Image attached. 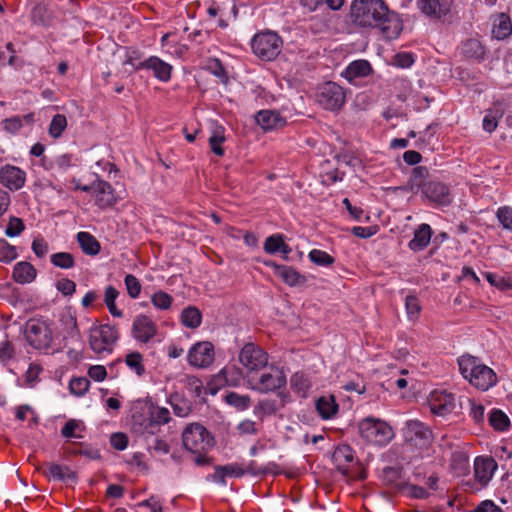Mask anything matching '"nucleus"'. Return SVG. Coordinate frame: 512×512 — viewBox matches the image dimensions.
<instances>
[{
    "mask_svg": "<svg viewBox=\"0 0 512 512\" xmlns=\"http://www.w3.org/2000/svg\"><path fill=\"white\" fill-rule=\"evenodd\" d=\"M351 18L361 27H379L387 39L397 38L403 29L398 14L390 11L383 0H354Z\"/></svg>",
    "mask_w": 512,
    "mask_h": 512,
    "instance_id": "obj_1",
    "label": "nucleus"
},
{
    "mask_svg": "<svg viewBox=\"0 0 512 512\" xmlns=\"http://www.w3.org/2000/svg\"><path fill=\"white\" fill-rule=\"evenodd\" d=\"M183 446L194 455L193 461L197 465H206L209 459L207 451L213 447L214 438L208 430L199 423H191L182 432Z\"/></svg>",
    "mask_w": 512,
    "mask_h": 512,
    "instance_id": "obj_2",
    "label": "nucleus"
},
{
    "mask_svg": "<svg viewBox=\"0 0 512 512\" xmlns=\"http://www.w3.org/2000/svg\"><path fill=\"white\" fill-rule=\"evenodd\" d=\"M263 369L264 371H262L260 375L256 373L247 376V381L251 389L261 393H268L286 385V376L283 370L275 366H266V368Z\"/></svg>",
    "mask_w": 512,
    "mask_h": 512,
    "instance_id": "obj_3",
    "label": "nucleus"
},
{
    "mask_svg": "<svg viewBox=\"0 0 512 512\" xmlns=\"http://www.w3.org/2000/svg\"><path fill=\"white\" fill-rule=\"evenodd\" d=\"M281 37L273 31L257 33L251 40L253 53L264 61L274 60L282 49Z\"/></svg>",
    "mask_w": 512,
    "mask_h": 512,
    "instance_id": "obj_4",
    "label": "nucleus"
},
{
    "mask_svg": "<svg viewBox=\"0 0 512 512\" xmlns=\"http://www.w3.org/2000/svg\"><path fill=\"white\" fill-rule=\"evenodd\" d=\"M332 460L343 476L350 477L352 480H355L357 477L364 480L367 477L365 469L354 461V451L347 444H342L335 448Z\"/></svg>",
    "mask_w": 512,
    "mask_h": 512,
    "instance_id": "obj_5",
    "label": "nucleus"
},
{
    "mask_svg": "<svg viewBox=\"0 0 512 512\" xmlns=\"http://www.w3.org/2000/svg\"><path fill=\"white\" fill-rule=\"evenodd\" d=\"M359 433L367 442L384 445L392 437L391 428L384 422L374 418H366L359 424Z\"/></svg>",
    "mask_w": 512,
    "mask_h": 512,
    "instance_id": "obj_6",
    "label": "nucleus"
},
{
    "mask_svg": "<svg viewBox=\"0 0 512 512\" xmlns=\"http://www.w3.org/2000/svg\"><path fill=\"white\" fill-rule=\"evenodd\" d=\"M345 92L335 82H326L320 85L316 92L317 103L325 110L337 111L345 103Z\"/></svg>",
    "mask_w": 512,
    "mask_h": 512,
    "instance_id": "obj_7",
    "label": "nucleus"
},
{
    "mask_svg": "<svg viewBox=\"0 0 512 512\" xmlns=\"http://www.w3.org/2000/svg\"><path fill=\"white\" fill-rule=\"evenodd\" d=\"M239 362L246 368V377L256 374L268 364L267 353L253 343H247L239 353Z\"/></svg>",
    "mask_w": 512,
    "mask_h": 512,
    "instance_id": "obj_8",
    "label": "nucleus"
},
{
    "mask_svg": "<svg viewBox=\"0 0 512 512\" xmlns=\"http://www.w3.org/2000/svg\"><path fill=\"white\" fill-rule=\"evenodd\" d=\"M118 339V331L110 325L94 326L89 332V344L95 353L110 352Z\"/></svg>",
    "mask_w": 512,
    "mask_h": 512,
    "instance_id": "obj_9",
    "label": "nucleus"
},
{
    "mask_svg": "<svg viewBox=\"0 0 512 512\" xmlns=\"http://www.w3.org/2000/svg\"><path fill=\"white\" fill-rule=\"evenodd\" d=\"M25 336L27 341L36 349H47L52 342V333L48 326L39 321H29L26 324Z\"/></svg>",
    "mask_w": 512,
    "mask_h": 512,
    "instance_id": "obj_10",
    "label": "nucleus"
},
{
    "mask_svg": "<svg viewBox=\"0 0 512 512\" xmlns=\"http://www.w3.org/2000/svg\"><path fill=\"white\" fill-rule=\"evenodd\" d=\"M404 435L411 445L422 448L430 443L432 432L424 423L410 420L406 423Z\"/></svg>",
    "mask_w": 512,
    "mask_h": 512,
    "instance_id": "obj_11",
    "label": "nucleus"
},
{
    "mask_svg": "<svg viewBox=\"0 0 512 512\" xmlns=\"http://www.w3.org/2000/svg\"><path fill=\"white\" fill-rule=\"evenodd\" d=\"M214 361V346L211 342H198L188 353V362L197 368H206Z\"/></svg>",
    "mask_w": 512,
    "mask_h": 512,
    "instance_id": "obj_12",
    "label": "nucleus"
},
{
    "mask_svg": "<svg viewBox=\"0 0 512 512\" xmlns=\"http://www.w3.org/2000/svg\"><path fill=\"white\" fill-rule=\"evenodd\" d=\"M426 477L423 474V469L413 463H400L397 462L391 466L382 468V477L386 480H396L400 478L410 479L411 477Z\"/></svg>",
    "mask_w": 512,
    "mask_h": 512,
    "instance_id": "obj_13",
    "label": "nucleus"
},
{
    "mask_svg": "<svg viewBox=\"0 0 512 512\" xmlns=\"http://www.w3.org/2000/svg\"><path fill=\"white\" fill-rule=\"evenodd\" d=\"M132 336L141 343H148L157 333L156 324L148 316L137 315L132 324Z\"/></svg>",
    "mask_w": 512,
    "mask_h": 512,
    "instance_id": "obj_14",
    "label": "nucleus"
},
{
    "mask_svg": "<svg viewBox=\"0 0 512 512\" xmlns=\"http://www.w3.org/2000/svg\"><path fill=\"white\" fill-rule=\"evenodd\" d=\"M428 403L431 412L438 416H446L456 408L454 395L446 392H432Z\"/></svg>",
    "mask_w": 512,
    "mask_h": 512,
    "instance_id": "obj_15",
    "label": "nucleus"
},
{
    "mask_svg": "<svg viewBox=\"0 0 512 512\" xmlns=\"http://www.w3.org/2000/svg\"><path fill=\"white\" fill-rule=\"evenodd\" d=\"M390 488L404 496L417 499H425L430 495V490H437V482H430L429 489L411 482H388Z\"/></svg>",
    "mask_w": 512,
    "mask_h": 512,
    "instance_id": "obj_16",
    "label": "nucleus"
},
{
    "mask_svg": "<svg viewBox=\"0 0 512 512\" xmlns=\"http://www.w3.org/2000/svg\"><path fill=\"white\" fill-rule=\"evenodd\" d=\"M25 180V172L16 166L6 165L0 169V183L11 191L21 189Z\"/></svg>",
    "mask_w": 512,
    "mask_h": 512,
    "instance_id": "obj_17",
    "label": "nucleus"
},
{
    "mask_svg": "<svg viewBox=\"0 0 512 512\" xmlns=\"http://www.w3.org/2000/svg\"><path fill=\"white\" fill-rule=\"evenodd\" d=\"M422 193L429 201L435 204L449 205L451 203L450 190L441 182H427L423 186Z\"/></svg>",
    "mask_w": 512,
    "mask_h": 512,
    "instance_id": "obj_18",
    "label": "nucleus"
},
{
    "mask_svg": "<svg viewBox=\"0 0 512 512\" xmlns=\"http://www.w3.org/2000/svg\"><path fill=\"white\" fill-rule=\"evenodd\" d=\"M93 192L95 195V204L101 209L110 207L117 201L113 187L106 181H95L93 183Z\"/></svg>",
    "mask_w": 512,
    "mask_h": 512,
    "instance_id": "obj_19",
    "label": "nucleus"
},
{
    "mask_svg": "<svg viewBox=\"0 0 512 512\" xmlns=\"http://www.w3.org/2000/svg\"><path fill=\"white\" fill-rule=\"evenodd\" d=\"M468 381L474 387L486 391L496 384L497 376L490 367L481 364Z\"/></svg>",
    "mask_w": 512,
    "mask_h": 512,
    "instance_id": "obj_20",
    "label": "nucleus"
},
{
    "mask_svg": "<svg viewBox=\"0 0 512 512\" xmlns=\"http://www.w3.org/2000/svg\"><path fill=\"white\" fill-rule=\"evenodd\" d=\"M137 68L152 70L154 76L163 82L171 78L172 66L156 56H151L147 60L139 62Z\"/></svg>",
    "mask_w": 512,
    "mask_h": 512,
    "instance_id": "obj_21",
    "label": "nucleus"
},
{
    "mask_svg": "<svg viewBox=\"0 0 512 512\" xmlns=\"http://www.w3.org/2000/svg\"><path fill=\"white\" fill-rule=\"evenodd\" d=\"M265 265L273 267L275 274L289 286H299L305 283V276L297 272L293 267L286 265H278L273 261H265Z\"/></svg>",
    "mask_w": 512,
    "mask_h": 512,
    "instance_id": "obj_22",
    "label": "nucleus"
},
{
    "mask_svg": "<svg viewBox=\"0 0 512 512\" xmlns=\"http://www.w3.org/2000/svg\"><path fill=\"white\" fill-rule=\"evenodd\" d=\"M257 124L265 131L279 129L285 126L286 120L279 112L273 110H261L255 116Z\"/></svg>",
    "mask_w": 512,
    "mask_h": 512,
    "instance_id": "obj_23",
    "label": "nucleus"
},
{
    "mask_svg": "<svg viewBox=\"0 0 512 512\" xmlns=\"http://www.w3.org/2000/svg\"><path fill=\"white\" fill-rule=\"evenodd\" d=\"M497 463L490 456H479L474 461L475 480H491L497 470Z\"/></svg>",
    "mask_w": 512,
    "mask_h": 512,
    "instance_id": "obj_24",
    "label": "nucleus"
},
{
    "mask_svg": "<svg viewBox=\"0 0 512 512\" xmlns=\"http://www.w3.org/2000/svg\"><path fill=\"white\" fill-rule=\"evenodd\" d=\"M460 50L465 58L476 62H481L485 58V48L478 39H467L462 43Z\"/></svg>",
    "mask_w": 512,
    "mask_h": 512,
    "instance_id": "obj_25",
    "label": "nucleus"
},
{
    "mask_svg": "<svg viewBox=\"0 0 512 512\" xmlns=\"http://www.w3.org/2000/svg\"><path fill=\"white\" fill-rule=\"evenodd\" d=\"M418 6L425 15L434 18H441L450 10L447 3H441L439 0H418Z\"/></svg>",
    "mask_w": 512,
    "mask_h": 512,
    "instance_id": "obj_26",
    "label": "nucleus"
},
{
    "mask_svg": "<svg viewBox=\"0 0 512 512\" xmlns=\"http://www.w3.org/2000/svg\"><path fill=\"white\" fill-rule=\"evenodd\" d=\"M372 71V67L367 60H356L351 62L342 75L349 81L358 77L368 76Z\"/></svg>",
    "mask_w": 512,
    "mask_h": 512,
    "instance_id": "obj_27",
    "label": "nucleus"
},
{
    "mask_svg": "<svg viewBox=\"0 0 512 512\" xmlns=\"http://www.w3.org/2000/svg\"><path fill=\"white\" fill-rule=\"evenodd\" d=\"M263 249L268 254H275L281 252L284 258L292 251L291 248L284 242L282 234H273L266 238Z\"/></svg>",
    "mask_w": 512,
    "mask_h": 512,
    "instance_id": "obj_28",
    "label": "nucleus"
},
{
    "mask_svg": "<svg viewBox=\"0 0 512 512\" xmlns=\"http://www.w3.org/2000/svg\"><path fill=\"white\" fill-rule=\"evenodd\" d=\"M431 236V227L425 223L421 224L415 231L413 239L409 242V248L414 251L423 250L430 243Z\"/></svg>",
    "mask_w": 512,
    "mask_h": 512,
    "instance_id": "obj_29",
    "label": "nucleus"
},
{
    "mask_svg": "<svg viewBox=\"0 0 512 512\" xmlns=\"http://www.w3.org/2000/svg\"><path fill=\"white\" fill-rule=\"evenodd\" d=\"M13 279L17 283L26 284L32 282L36 277V269L29 262H18L13 269Z\"/></svg>",
    "mask_w": 512,
    "mask_h": 512,
    "instance_id": "obj_30",
    "label": "nucleus"
},
{
    "mask_svg": "<svg viewBox=\"0 0 512 512\" xmlns=\"http://www.w3.org/2000/svg\"><path fill=\"white\" fill-rule=\"evenodd\" d=\"M76 237L83 253L89 256H95L99 254L101 245L92 234L88 232H79Z\"/></svg>",
    "mask_w": 512,
    "mask_h": 512,
    "instance_id": "obj_31",
    "label": "nucleus"
},
{
    "mask_svg": "<svg viewBox=\"0 0 512 512\" xmlns=\"http://www.w3.org/2000/svg\"><path fill=\"white\" fill-rule=\"evenodd\" d=\"M245 469L238 464L216 466L212 475L213 480H224L225 478H240L245 475Z\"/></svg>",
    "mask_w": 512,
    "mask_h": 512,
    "instance_id": "obj_32",
    "label": "nucleus"
},
{
    "mask_svg": "<svg viewBox=\"0 0 512 512\" xmlns=\"http://www.w3.org/2000/svg\"><path fill=\"white\" fill-rule=\"evenodd\" d=\"M316 409L323 419H329L338 411L334 396H322L316 401Z\"/></svg>",
    "mask_w": 512,
    "mask_h": 512,
    "instance_id": "obj_33",
    "label": "nucleus"
},
{
    "mask_svg": "<svg viewBox=\"0 0 512 512\" xmlns=\"http://www.w3.org/2000/svg\"><path fill=\"white\" fill-rule=\"evenodd\" d=\"M493 35L497 39H505L512 33V24L509 16L505 13H500L494 21L492 30Z\"/></svg>",
    "mask_w": 512,
    "mask_h": 512,
    "instance_id": "obj_34",
    "label": "nucleus"
},
{
    "mask_svg": "<svg viewBox=\"0 0 512 512\" xmlns=\"http://www.w3.org/2000/svg\"><path fill=\"white\" fill-rule=\"evenodd\" d=\"M458 365H459V370H460V373L462 374V376L465 379L469 380L470 377L478 369V366L481 365V363H479L478 358H476L472 355L466 354V355H462L458 359Z\"/></svg>",
    "mask_w": 512,
    "mask_h": 512,
    "instance_id": "obj_35",
    "label": "nucleus"
},
{
    "mask_svg": "<svg viewBox=\"0 0 512 512\" xmlns=\"http://www.w3.org/2000/svg\"><path fill=\"white\" fill-rule=\"evenodd\" d=\"M504 115V109L501 105L495 104L493 108L487 111L483 119V129L489 133L493 132L498 126V120Z\"/></svg>",
    "mask_w": 512,
    "mask_h": 512,
    "instance_id": "obj_36",
    "label": "nucleus"
},
{
    "mask_svg": "<svg viewBox=\"0 0 512 512\" xmlns=\"http://www.w3.org/2000/svg\"><path fill=\"white\" fill-rule=\"evenodd\" d=\"M201 321V312L194 306L185 308L181 313V323L187 328L195 329L200 326Z\"/></svg>",
    "mask_w": 512,
    "mask_h": 512,
    "instance_id": "obj_37",
    "label": "nucleus"
},
{
    "mask_svg": "<svg viewBox=\"0 0 512 512\" xmlns=\"http://www.w3.org/2000/svg\"><path fill=\"white\" fill-rule=\"evenodd\" d=\"M52 18L48 5L39 3L31 11L32 22L36 25L47 26Z\"/></svg>",
    "mask_w": 512,
    "mask_h": 512,
    "instance_id": "obj_38",
    "label": "nucleus"
},
{
    "mask_svg": "<svg viewBox=\"0 0 512 512\" xmlns=\"http://www.w3.org/2000/svg\"><path fill=\"white\" fill-rule=\"evenodd\" d=\"M225 402L239 411L248 409L251 405V398L248 395H241L236 392H227L224 396Z\"/></svg>",
    "mask_w": 512,
    "mask_h": 512,
    "instance_id": "obj_39",
    "label": "nucleus"
},
{
    "mask_svg": "<svg viewBox=\"0 0 512 512\" xmlns=\"http://www.w3.org/2000/svg\"><path fill=\"white\" fill-rule=\"evenodd\" d=\"M488 421L497 431H505L510 427L509 417L500 409H492Z\"/></svg>",
    "mask_w": 512,
    "mask_h": 512,
    "instance_id": "obj_40",
    "label": "nucleus"
},
{
    "mask_svg": "<svg viewBox=\"0 0 512 512\" xmlns=\"http://www.w3.org/2000/svg\"><path fill=\"white\" fill-rule=\"evenodd\" d=\"M51 263L61 269H71L75 266V259L71 253L58 252L50 256Z\"/></svg>",
    "mask_w": 512,
    "mask_h": 512,
    "instance_id": "obj_41",
    "label": "nucleus"
},
{
    "mask_svg": "<svg viewBox=\"0 0 512 512\" xmlns=\"http://www.w3.org/2000/svg\"><path fill=\"white\" fill-rule=\"evenodd\" d=\"M126 365L138 376H142L145 373V367L143 365V356L139 352L128 353L125 357Z\"/></svg>",
    "mask_w": 512,
    "mask_h": 512,
    "instance_id": "obj_42",
    "label": "nucleus"
},
{
    "mask_svg": "<svg viewBox=\"0 0 512 512\" xmlns=\"http://www.w3.org/2000/svg\"><path fill=\"white\" fill-rule=\"evenodd\" d=\"M67 127V119L62 114L53 116L49 125V134L53 138H59Z\"/></svg>",
    "mask_w": 512,
    "mask_h": 512,
    "instance_id": "obj_43",
    "label": "nucleus"
},
{
    "mask_svg": "<svg viewBox=\"0 0 512 512\" xmlns=\"http://www.w3.org/2000/svg\"><path fill=\"white\" fill-rule=\"evenodd\" d=\"M171 405L175 415L179 417H186L192 411L191 402L178 396L171 398Z\"/></svg>",
    "mask_w": 512,
    "mask_h": 512,
    "instance_id": "obj_44",
    "label": "nucleus"
},
{
    "mask_svg": "<svg viewBox=\"0 0 512 512\" xmlns=\"http://www.w3.org/2000/svg\"><path fill=\"white\" fill-rule=\"evenodd\" d=\"M90 381L86 377H76L70 380V392L76 396H83L89 389Z\"/></svg>",
    "mask_w": 512,
    "mask_h": 512,
    "instance_id": "obj_45",
    "label": "nucleus"
},
{
    "mask_svg": "<svg viewBox=\"0 0 512 512\" xmlns=\"http://www.w3.org/2000/svg\"><path fill=\"white\" fill-rule=\"evenodd\" d=\"M16 247L5 239H0V262L10 263L17 258Z\"/></svg>",
    "mask_w": 512,
    "mask_h": 512,
    "instance_id": "obj_46",
    "label": "nucleus"
},
{
    "mask_svg": "<svg viewBox=\"0 0 512 512\" xmlns=\"http://www.w3.org/2000/svg\"><path fill=\"white\" fill-rule=\"evenodd\" d=\"M291 387L297 393L304 395L310 388V381L304 374L295 373L291 378Z\"/></svg>",
    "mask_w": 512,
    "mask_h": 512,
    "instance_id": "obj_47",
    "label": "nucleus"
},
{
    "mask_svg": "<svg viewBox=\"0 0 512 512\" xmlns=\"http://www.w3.org/2000/svg\"><path fill=\"white\" fill-rule=\"evenodd\" d=\"M225 137L221 127H218L209 138V145L213 153L217 156L224 155V149L221 147V143L224 142Z\"/></svg>",
    "mask_w": 512,
    "mask_h": 512,
    "instance_id": "obj_48",
    "label": "nucleus"
},
{
    "mask_svg": "<svg viewBox=\"0 0 512 512\" xmlns=\"http://www.w3.org/2000/svg\"><path fill=\"white\" fill-rule=\"evenodd\" d=\"M124 283L127 293L131 298L135 299L140 295L142 288L141 283L134 275L127 274L125 276Z\"/></svg>",
    "mask_w": 512,
    "mask_h": 512,
    "instance_id": "obj_49",
    "label": "nucleus"
},
{
    "mask_svg": "<svg viewBox=\"0 0 512 512\" xmlns=\"http://www.w3.org/2000/svg\"><path fill=\"white\" fill-rule=\"evenodd\" d=\"M152 304L161 310H167L172 304V297L163 291L154 293L151 297Z\"/></svg>",
    "mask_w": 512,
    "mask_h": 512,
    "instance_id": "obj_50",
    "label": "nucleus"
},
{
    "mask_svg": "<svg viewBox=\"0 0 512 512\" xmlns=\"http://www.w3.org/2000/svg\"><path fill=\"white\" fill-rule=\"evenodd\" d=\"M428 176V170L426 167L423 166H417L413 169L410 182L413 187H418L423 189V186L426 184L424 180Z\"/></svg>",
    "mask_w": 512,
    "mask_h": 512,
    "instance_id": "obj_51",
    "label": "nucleus"
},
{
    "mask_svg": "<svg viewBox=\"0 0 512 512\" xmlns=\"http://www.w3.org/2000/svg\"><path fill=\"white\" fill-rule=\"evenodd\" d=\"M310 260L320 266H328L334 262V258L322 250L313 249L309 253Z\"/></svg>",
    "mask_w": 512,
    "mask_h": 512,
    "instance_id": "obj_52",
    "label": "nucleus"
},
{
    "mask_svg": "<svg viewBox=\"0 0 512 512\" xmlns=\"http://www.w3.org/2000/svg\"><path fill=\"white\" fill-rule=\"evenodd\" d=\"M484 275H485L487 281L492 286H495V287L499 288L500 290L512 289V281L511 280H507L500 275L490 273V272H486Z\"/></svg>",
    "mask_w": 512,
    "mask_h": 512,
    "instance_id": "obj_53",
    "label": "nucleus"
},
{
    "mask_svg": "<svg viewBox=\"0 0 512 512\" xmlns=\"http://www.w3.org/2000/svg\"><path fill=\"white\" fill-rule=\"evenodd\" d=\"M405 307L407 316L410 320L416 319L421 311L419 300L417 299V297L412 295H408L406 297Z\"/></svg>",
    "mask_w": 512,
    "mask_h": 512,
    "instance_id": "obj_54",
    "label": "nucleus"
},
{
    "mask_svg": "<svg viewBox=\"0 0 512 512\" xmlns=\"http://www.w3.org/2000/svg\"><path fill=\"white\" fill-rule=\"evenodd\" d=\"M497 218L504 229L512 230V208L508 206L500 207L497 210Z\"/></svg>",
    "mask_w": 512,
    "mask_h": 512,
    "instance_id": "obj_55",
    "label": "nucleus"
},
{
    "mask_svg": "<svg viewBox=\"0 0 512 512\" xmlns=\"http://www.w3.org/2000/svg\"><path fill=\"white\" fill-rule=\"evenodd\" d=\"M25 226L23 221L18 217H11L6 227L5 234L8 237H15L22 233Z\"/></svg>",
    "mask_w": 512,
    "mask_h": 512,
    "instance_id": "obj_56",
    "label": "nucleus"
},
{
    "mask_svg": "<svg viewBox=\"0 0 512 512\" xmlns=\"http://www.w3.org/2000/svg\"><path fill=\"white\" fill-rule=\"evenodd\" d=\"M46 476H51L57 480H64L65 478H75V474L73 471H71L68 468H63L59 465H52L49 468V474H46Z\"/></svg>",
    "mask_w": 512,
    "mask_h": 512,
    "instance_id": "obj_57",
    "label": "nucleus"
},
{
    "mask_svg": "<svg viewBox=\"0 0 512 512\" xmlns=\"http://www.w3.org/2000/svg\"><path fill=\"white\" fill-rule=\"evenodd\" d=\"M277 412L276 402L273 400H261L255 407V413L264 415H272Z\"/></svg>",
    "mask_w": 512,
    "mask_h": 512,
    "instance_id": "obj_58",
    "label": "nucleus"
},
{
    "mask_svg": "<svg viewBox=\"0 0 512 512\" xmlns=\"http://www.w3.org/2000/svg\"><path fill=\"white\" fill-rule=\"evenodd\" d=\"M392 63L399 68H409L414 63V57L409 52L397 53L394 55Z\"/></svg>",
    "mask_w": 512,
    "mask_h": 512,
    "instance_id": "obj_59",
    "label": "nucleus"
},
{
    "mask_svg": "<svg viewBox=\"0 0 512 512\" xmlns=\"http://www.w3.org/2000/svg\"><path fill=\"white\" fill-rule=\"evenodd\" d=\"M150 419L156 424H166L170 420V412L167 408L157 407L152 410Z\"/></svg>",
    "mask_w": 512,
    "mask_h": 512,
    "instance_id": "obj_60",
    "label": "nucleus"
},
{
    "mask_svg": "<svg viewBox=\"0 0 512 512\" xmlns=\"http://www.w3.org/2000/svg\"><path fill=\"white\" fill-rule=\"evenodd\" d=\"M56 289L64 296H72L76 291V284L68 278H63L57 281Z\"/></svg>",
    "mask_w": 512,
    "mask_h": 512,
    "instance_id": "obj_61",
    "label": "nucleus"
},
{
    "mask_svg": "<svg viewBox=\"0 0 512 512\" xmlns=\"http://www.w3.org/2000/svg\"><path fill=\"white\" fill-rule=\"evenodd\" d=\"M3 129L8 133L15 134L22 128V118L13 116L2 121Z\"/></svg>",
    "mask_w": 512,
    "mask_h": 512,
    "instance_id": "obj_62",
    "label": "nucleus"
},
{
    "mask_svg": "<svg viewBox=\"0 0 512 512\" xmlns=\"http://www.w3.org/2000/svg\"><path fill=\"white\" fill-rule=\"evenodd\" d=\"M110 444L117 450H124L128 445V437L124 433H114L110 437Z\"/></svg>",
    "mask_w": 512,
    "mask_h": 512,
    "instance_id": "obj_63",
    "label": "nucleus"
},
{
    "mask_svg": "<svg viewBox=\"0 0 512 512\" xmlns=\"http://www.w3.org/2000/svg\"><path fill=\"white\" fill-rule=\"evenodd\" d=\"M471 512H502V510L494 504V502L490 500H485L481 502L473 511Z\"/></svg>",
    "mask_w": 512,
    "mask_h": 512,
    "instance_id": "obj_64",
    "label": "nucleus"
}]
</instances>
